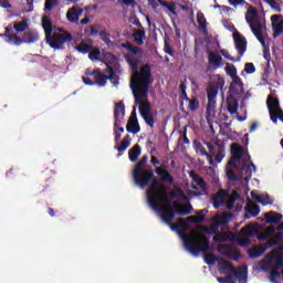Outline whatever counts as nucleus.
I'll use <instances>...</instances> for the list:
<instances>
[{
  "label": "nucleus",
  "mask_w": 283,
  "mask_h": 283,
  "mask_svg": "<svg viewBox=\"0 0 283 283\" xmlns=\"http://www.w3.org/2000/svg\"><path fill=\"white\" fill-rule=\"evenodd\" d=\"M234 46L240 56H244V52H247V38H244L240 32L233 33Z\"/></svg>",
  "instance_id": "15"
},
{
  "label": "nucleus",
  "mask_w": 283,
  "mask_h": 283,
  "mask_svg": "<svg viewBox=\"0 0 283 283\" xmlns=\"http://www.w3.org/2000/svg\"><path fill=\"white\" fill-rule=\"evenodd\" d=\"M92 44H87L85 42H81L75 50H77V52H81V54H90V52L92 51Z\"/></svg>",
  "instance_id": "44"
},
{
  "label": "nucleus",
  "mask_w": 283,
  "mask_h": 283,
  "mask_svg": "<svg viewBox=\"0 0 283 283\" xmlns=\"http://www.w3.org/2000/svg\"><path fill=\"white\" fill-rule=\"evenodd\" d=\"M275 233V226H270L265 230V234H260L258 240H266V235H273Z\"/></svg>",
  "instance_id": "51"
},
{
  "label": "nucleus",
  "mask_w": 283,
  "mask_h": 283,
  "mask_svg": "<svg viewBox=\"0 0 283 283\" xmlns=\"http://www.w3.org/2000/svg\"><path fill=\"white\" fill-rule=\"evenodd\" d=\"M227 196H229V191L224 189H220L217 193L212 195V205L216 209H220V207H224V202H227Z\"/></svg>",
  "instance_id": "17"
},
{
  "label": "nucleus",
  "mask_w": 283,
  "mask_h": 283,
  "mask_svg": "<svg viewBox=\"0 0 283 283\" xmlns=\"http://www.w3.org/2000/svg\"><path fill=\"white\" fill-rule=\"evenodd\" d=\"M245 211H247V213H250V216L245 214V218L248 220L251 218H255V217L260 216V206H258L255 203H248Z\"/></svg>",
  "instance_id": "29"
},
{
  "label": "nucleus",
  "mask_w": 283,
  "mask_h": 283,
  "mask_svg": "<svg viewBox=\"0 0 283 283\" xmlns=\"http://www.w3.org/2000/svg\"><path fill=\"white\" fill-rule=\"evenodd\" d=\"M106 65V70H108L109 67H112V65H114V63H116V55L112 52H102V62Z\"/></svg>",
  "instance_id": "25"
},
{
  "label": "nucleus",
  "mask_w": 283,
  "mask_h": 283,
  "mask_svg": "<svg viewBox=\"0 0 283 283\" xmlns=\"http://www.w3.org/2000/svg\"><path fill=\"white\" fill-rule=\"evenodd\" d=\"M231 153L233 158H235L237 160H242L244 148H242V146H239L238 144H232Z\"/></svg>",
  "instance_id": "34"
},
{
  "label": "nucleus",
  "mask_w": 283,
  "mask_h": 283,
  "mask_svg": "<svg viewBox=\"0 0 283 283\" xmlns=\"http://www.w3.org/2000/svg\"><path fill=\"white\" fill-rule=\"evenodd\" d=\"M216 260H218V258H216V254H206L205 255V262L209 266H213V264H216Z\"/></svg>",
  "instance_id": "52"
},
{
  "label": "nucleus",
  "mask_w": 283,
  "mask_h": 283,
  "mask_svg": "<svg viewBox=\"0 0 283 283\" xmlns=\"http://www.w3.org/2000/svg\"><path fill=\"white\" fill-rule=\"evenodd\" d=\"M98 36L104 43H106V45H109V43H112V40L109 39V34L107 30L104 29L99 31Z\"/></svg>",
  "instance_id": "50"
},
{
  "label": "nucleus",
  "mask_w": 283,
  "mask_h": 283,
  "mask_svg": "<svg viewBox=\"0 0 283 283\" xmlns=\"http://www.w3.org/2000/svg\"><path fill=\"white\" fill-rule=\"evenodd\" d=\"M88 59L90 61H99V63L103 60V52H101V49L98 48H92L88 52Z\"/></svg>",
  "instance_id": "33"
},
{
  "label": "nucleus",
  "mask_w": 283,
  "mask_h": 283,
  "mask_svg": "<svg viewBox=\"0 0 283 283\" xmlns=\"http://www.w3.org/2000/svg\"><path fill=\"white\" fill-rule=\"evenodd\" d=\"M244 72H247L248 74H253L255 73V64L249 62V63H245L244 65Z\"/></svg>",
  "instance_id": "58"
},
{
  "label": "nucleus",
  "mask_w": 283,
  "mask_h": 283,
  "mask_svg": "<svg viewBox=\"0 0 283 283\" xmlns=\"http://www.w3.org/2000/svg\"><path fill=\"white\" fill-rule=\"evenodd\" d=\"M233 220V214L231 212H223L213 218L216 227H224Z\"/></svg>",
  "instance_id": "21"
},
{
  "label": "nucleus",
  "mask_w": 283,
  "mask_h": 283,
  "mask_svg": "<svg viewBox=\"0 0 283 283\" xmlns=\"http://www.w3.org/2000/svg\"><path fill=\"white\" fill-rule=\"evenodd\" d=\"M114 140L116 144H118L120 142V137L123 136V134H125V128L124 127H118L116 126V123H114Z\"/></svg>",
  "instance_id": "48"
},
{
  "label": "nucleus",
  "mask_w": 283,
  "mask_h": 283,
  "mask_svg": "<svg viewBox=\"0 0 283 283\" xmlns=\"http://www.w3.org/2000/svg\"><path fill=\"white\" fill-rule=\"evenodd\" d=\"M244 90V83L242 82V78L235 77L232 80L230 84V92L232 94H240Z\"/></svg>",
  "instance_id": "26"
},
{
  "label": "nucleus",
  "mask_w": 283,
  "mask_h": 283,
  "mask_svg": "<svg viewBox=\"0 0 283 283\" xmlns=\"http://www.w3.org/2000/svg\"><path fill=\"white\" fill-rule=\"evenodd\" d=\"M221 54H222V56H224V59H228V61H232V63L240 62V56H238V57L235 59V57L231 56V55L229 54V51H227V50H221Z\"/></svg>",
  "instance_id": "55"
},
{
  "label": "nucleus",
  "mask_w": 283,
  "mask_h": 283,
  "mask_svg": "<svg viewBox=\"0 0 283 283\" xmlns=\"http://www.w3.org/2000/svg\"><path fill=\"white\" fill-rule=\"evenodd\" d=\"M158 3H160L163 6V8H167V10H169V12L171 14H178L176 12V2H167V1H163V0H158Z\"/></svg>",
  "instance_id": "47"
},
{
  "label": "nucleus",
  "mask_w": 283,
  "mask_h": 283,
  "mask_svg": "<svg viewBox=\"0 0 283 283\" xmlns=\"http://www.w3.org/2000/svg\"><path fill=\"white\" fill-rule=\"evenodd\" d=\"M216 81L208 83L207 86V96H208V105H207V112H214L216 105H217V98H218V92H221L224 94V77L222 75L217 74Z\"/></svg>",
  "instance_id": "7"
},
{
  "label": "nucleus",
  "mask_w": 283,
  "mask_h": 283,
  "mask_svg": "<svg viewBox=\"0 0 283 283\" xmlns=\"http://www.w3.org/2000/svg\"><path fill=\"white\" fill-rule=\"evenodd\" d=\"M86 76H93L94 80L90 77H82V81L85 85H98V87H105L107 85V81H111L113 85H118V76L116 75V71H114V67L105 69L104 73L101 72V69H95L93 71L86 70L85 71ZM108 74V75H105Z\"/></svg>",
  "instance_id": "6"
},
{
  "label": "nucleus",
  "mask_w": 283,
  "mask_h": 283,
  "mask_svg": "<svg viewBox=\"0 0 283 283\" xmlns=\"http://www.w3.org/2000/svg\"><path fill=\"white\" fill-rule=\"evenodd\" d=\"M203 145H206L209 149V156L210 158L216 154V146L211 142H203Z\"/></svg>",
  "instance_id": "60"
},
{
  "label": "nucleus",
  "mask_w": 283,
  "mask_h": 283,
  "mask_svg": "<svg viewBox=\"0 0 283 283\" xmlns=\"http://www.w3.org/2000/svg\"><path fill=\"white\" fill-rule=\"evenodd\" d=\"M129 145H132V137L129 135H126L123 138V142L119 146H116L115 149H117V151H125Z\"/></svg>",
  "instance_id": "39"
},
{
  "label": "nucleus",
  "mask_w": 283,
  "mask_h": 283,
  "mask_svg": "<svg viewBox=\"0 0 283 283\" xmlns=\"http://www.w3.org/2000/svg\"><path fill=\"white\" fill-rule=\"evenodd\" d=\"M147 160L149 157L144 155L139 161L135 165L133 169V180L139 189H145L148 187L146 191L148 202L155 198H157L160 193V180L158 178H154V170L146 169Z\"/></svg>",
  "instance_id": "3"
},
{
  "label": "nucleus",
  "mask_w": 283,
  "mask_h": 283,
  "mask_svg": "<svg viewBox=\"0 0 283 283\" xmlns=\"http://www.w3.org/2000/svg\"><path fill=\"white\" fill-rule=\"evenodd\" d=\"M10 32H12L11 24L4 28V33H0V38L6 36V42L10 43L11 45H14V40L11 39V36H14V33H10Z\"/></svg>",
  "instance_id": "37"
},
{
  "label": "nucleus",
  "mask_w": 283,
  "mask_h": 283,
  "mask_svg": "<svg viewBox=\"0 0 283 283\" xmlns=\"http://www.w3.org/2000/svg\"><path fill=\"white\" fill-rule=\"evenodd\" d=\"M133 38L137 45H143V43H145V30L135 31Z\"/></svg>",
  "instance_id": "38"
},
{
  "label": "nucleus",
  "mask_w": 283,
  "mask_h": 283,
  "mask_svg": "<svg viewBox=\"0 0 283 283\" xmlns=\"http://www.w3.org/2000/svg\"><path fill=\"white\" fill-rule=\"evenodd\" d=\"M228 103V112L229 114L233 115V114H238V99H235L232 96H229L227 99Z\"/></svg>",
  "instance_id": "35"
},
{
  "label": "nucleus",
  "mask_w": 283,
  "mask_h": 283,
  "mask_svg": "<svg viewBox=\"0 0 283 283\" xmlns=\"http://www.w3.org/2000/svg\"><path fill=\"white\" fill-rule=\"evenodd\" d=\"M188 102V109L190 112H196L200 107V102L197 99V97L187 98Z\"/></svg>",
  "instance_id": "46"
},
{
  "label": "nucleus",
  "mask_w": 283,
  "mask_h": 283,
  "mask_svg": "<svg viewBox=\"0 0 283 283\" xmlns=\"http://www.w3.org/2000/svg\"><path fill=\"white\" fill-rule=\"evenodd\" d=\"M227 271H230L232 275H234V277L238 279L239 283H247V277H248L247 266H241L235 269L231 262L223 260L219 268V272L222 275L227 273Z\"/></svg>",
  "instance_id": "11"
},
{
  "label": "nucleus",
  "mask_w": 283,
  "mask_h": 283,
  "mask_svg": "<svg viewBox=\"0 0 283 283\" xmlns=\"http://www.w3.org/2000/svg\"><path fill=\"white\" fill-rule=\"evenodd\" d=\"M192 145H193V149H195L196 154H199V156H206L207 158H211V155H209V153H207V149L205 148L202 143L195 139Z\"/></svg>",
  "instance_id": "31"
},
{
  "label": "nucleus",
  "mask_w": 283,
  "mask_h": 283,
  "mask_svg": "<svg viewBox=\"0 0 283 283\" xmlns=\"http://www.w3.org/2000/svg\"><path fill=\"white\" fill-rule=\"evenodd\" d=\"M261 205H263V207H265V205H273V201L271 200V196H269V193L261 196Z\"/></svg>",
  "instance_id": "61"
},
{
  "label": "nucleus",
  "mask_w": 283,
  "mask_h": 283,
  "mask_svg": "<svg viewBox=\"0 0 283 283\" xmlns=\"http://www.w3.org/2000/svg\"><path fill=\"white\" fill-rule=\"evenodd\" d=\"M73 40L74 36H72L70 32L63 28H57L56 31L52 33L49 45L52 50H65V43H70Z\"/></svg>",
  "instance_id": "9"
},
{
  "label": "nucleus",
  "mask_w": 283,
  "mask_h": 283,
  "mask_svg": "<svg viewBox=\"0 0 283 283\" xmlns=\"http://www.w3.org/2000/svg\"><path fill=\"white\" fill-rule=\"evenodd\" d=\"M251 167L252 169L255 171V164H253L252 161L250 164H243L240 171L242 176H247V174H249V171H251Z\"/></svg>",
  "instance_id": "49"
},
{
  "label": "nucleus",
  "mask_w": 283,
  "mask_h": 283,
  "mask_svg": "<svg viewBox=\"0 0 283 283\" xmlns=\"http://www.w3.org/2000/svg\"><path fill=\"white\" fill-rule=\"evenodd\" d=\"M266 224H277V222H282V213L275 211H269L264 213Z\"/></svg>",
  "instance_id": "23"
},
{
  "label": "nucleus",
  "mask_w": 283,
  "mask_h": 283,
  "mask_svg": "<svg viewBox=\"0 0 283 283\" xmlns=\"http://www.w3.org/2000/svg\"><path fill=\"white\" fill-rule=\"evenodd\" d=\"M203 230L206 231V233H210L212 235H216L218 233V227L212 226L210 228L203 227Z\"/></svg>",
  "instance_id": "62"
},
{
  "label": "nucleus",
  "mask_w": 283,
  "mask_h": 283,
  "mask_svg": "<svg viewBox=\"0 0 283 283\" xmlns=\"http://www.w3.org/2000/svg\"><path fill=\"white\" fill-rule=\"evenodd\" d=\"M126 62L133 72L130 90L134 98L138 101L140 96H147L149 93V85L154 83V78H151V66H149V64H145L138 71V57L134 55H127Z\"/></svg>",
  "instance_id": "2"
},
{
  "label": "nucleus",
  "mask_w": 283,
  "mask_h": 283,
  "mask_svg": "<svg viewBox=\"0 0 283 283\" xmlns=\"http://www.w3.org/2000/svg\"><path fill=\"white\" fill-rule=\"evenodd\" d=\"M207 213H209V210H207V209L199 210L197 212V216H190V217H188V220L190 222H193L195 224H200V223L205 222V216H207Z\"/></svg>",
  "instance_id": "28"
},
{
  "label": "nucleus",
  "mask_w": 283,
  "mask_h": 283,
  "mask_svg": "<svg viewBox=\"0 0 283 283\" xmlns=\"http://www.w3.org/2000/svg\"><path fill=\"white\" fill-rule=\"evenodd\" d=\"M227 178H228V180L235 182V180H238V175H235V171H233V169H228Z\"/></svg>",
  "instance_id": "59"
},
{
  "label": "nucleus",
  "mask_w": 283,
  "mask_h": 283,
  "mask_svg": "<svg viewBox=\"0 0 283 283\" xmlns=\"http://www.w3.org/2000/svg\"><path fill=\"white\" fill-rule=\"evenodd\" d=\"M83 17V9L73 7L66 12V19L70 23H78V20Z\"/></svg>",
  "instance_id": "19"
},
{
  "label": "nucleus",
  "mask_w": 283,
  "mask_h": 283,
  "mask_svg": "<svg viewBox=\"0 0 283 283\" xmlns=\"http://www.w3.org/2000/svg\"><path fill=\"white\" fill-rule=\"evenodd\" d=\"M98 30H101V25H98V24L91 25V31L87 34V36H98V34L101 33V32H98Z\"/></svg>",
  "instance_id": "57"
},
{
  "label": "nucleus",
  "mask_w": 283,
  "mask_h": 283,
  "mask_svg": "<svg viewBox=\"0 0 283 283\" xmlns=\"http://www.w3.org/2000/svg\"><path fill=\"white\" fill-rule=\"evenodd\" d=\"M240 198V193H238V191H232L231 195H229L226 197V208L227 209H233V207L235 206V200H238Z\"/></svg>",
  "instance_id": "30"
},
{
  "label": "nucleus",
  "mask_w": 283,
  "mask_h": 283,
  "mask_svg": "<svg viewBox=\"0 0 283 283\" xmlns=\"http://www.w3.org/2000/svg\"><path fill=\"white\" fill-rule=\"evenodd\" d=\"M184 247L191 255H200V253H211L213 248L209 242V238L203 233L184 234Z\"/></svg>",
  "instance_id": "5"
},
{
  "label": "nucleus",
  "mask_w": 283,
  "mask_h": 283,
  "mask_svg": "<svg viewBox=\"0 0 283 283\" xmlns=\"http://www.w3.org/2000/svg\"><path fill=\"white\" fill-rule=\"evenodd\" d=\"M56 3H57V0H45V3H44L45 12L52 11V8H54V6H56Z\"/></svg>",
  "instance_id": "54"
},
{
  "label": "nucleus",
  "mask_w": 283,
  "mask_h": 283,
  "mask_svg": "<svg viewBox=\"0 0 283 283\" xmlns=\"http://www.w3.org/2000/svg\"><path fill=\"white\" fill-rule=\"evenodd\" d=\"M149 96V93L147 96H140L138 97V101H136L135 97V105H139V114L142 118L145 120L146 125L154 129V125H156V118L154 117V114H151V104L149 101H147Z\"/></svg>",
  "instance_id": "10"
},
{
  "label": "nucleus",
  "mask_w": 283,
  "mask_h": 283,
  "mask_svg": "<svg viewBox=\"0 0 283 283\" xmlns=\"http://www.w3.org/2000/svg\"><path fill=\"white\" fill-rule=\"evenodd\" d=\"M226 73L228 74V76H230V78H232V81L235 78H240V76H238V69H235V65L233 64H227Z\"/></svg>",
  "instance_id": "41"
},
{
  "label": "nucleus",
  "mask_w": 283,
  "mask_h": 283,
  "mask_svg": "<svg viewBox=\"0 0 283 283\" xmlns=\"http://www.w3.org/2000/svg\"><path fill=\"white\" fill-rule=\"evenodd\" d=\"M258 235V229L253 226H245L239 232H218L213 235V242H231V240H235L239 242V247H249L251 244V238H255Z\"/></svg>",
  "instance_id": "4"
},
{
  "label": "nucleus",
  "mask_w": 283,
  "mask_h": 283,
  "mask_svg": "<svg viewBox=\"0 0 283 283\" xmlns=\"http://www.w3.org/2000/svg\"><path fill=\"white\" fill-rule=\"evenodd\" d=\"M13 30H15V32H25L27 30H30V24H28V19H23L21 22H15L13 24Z\"/></svg>",
  "instance_id": "36"
},
{
  "label": "nucleus",
  "mask_w": 283,
  "mask_h": 283,
  "mask_svg": "<svg viewBox=\"0 0 283 283\" xmlns=\"http://www.w3.org/2000/svg\"><path fill=\"white\" fill-rule=\"evenodd\" d=\"M280 242H283V232H277L276 234L272 235L268 245L269 247H277V244H280Z\"/></svg>",
  "instance_id": "42"
},
{
  "label": "nucleus",
  "mask_w": 283,
  "mask_h": 283,
  "mask_svg": "<svg viewBox=\"0 0 283 283\" xmlns=\"http://www.w3.org/2000/svg\"><path fill=\"white\" fill-rule=\"evenodd\" d=\"M208 66L212 67V70H218V67H222V56L216 52H210L208 54Z\"/></svg>",
  "instance_id": "20"
},
{
  "label": "nucleus",
  "mask_w": 283,
  "mask_h": 283,
  "mask_svg": "<svg viewBox=\"0 0 283 283\" xmlns=\"http://www.w3.org/2000/svg\"><path fill=\"white\" fill-rule=\"evenodd\" d=\"M228 2L232 8H238V6H249L247 0H228Z\"/></svg>",
  "instance_id": "56"
},
{
  "label": "nucleus",
  "mask_w": 283,
  "mask_h": 283,
  "mask_svg": "<svg viewBox=\"0 0 283 283\" xmlns=\"http://www.w3.org/2000/svg\"><path fill=\"white\" fill-rule=\"evenodd\" d=\"M273 30V39H277V36H282L283 34V18L282 14H273L270 18Z\"/></svg>",
  "instance_id": "14"
},
{
  "label": "nucleus",
  "mask_w": 283,
  "mask_h": 283,
  "mask_svg": "<svg viewBox=\"0 0 283 283\" xmlns=\"http://www.w3.org/2000/svg\"><path fill=\"white\" fill-rule=\"evenodd\" d=\"M42 28L44 30V34H45V40L46 43H50V39L52 38V20H50V18L48 15H44L42 18Z\"/></svg>",
  "instance_id": "22"
},
{
  "label": "nucleus",
  "mask_w": 283,
  "mask_h": 283,
  "mask_svg": "<svg viewBox=\"0 0 283 283\" xmlns=\"http://www.w3.org/2000/svg\"><path fill=\"white\" fill-rule=\"evenodd\" d=\"M269 112H275L280 107V101L271 96L268 97Z\"/></svg>",
  "instance_id": "45"
},
{
  "label": "nucleus",
  "mask_w": 283,
  "mask_h": 283,
  "mask_svg": "<svg viewBox=\"0 0 283 283\" xmlns=\"http://www.w3.org/2000/svg\"><path fill=\"white\" fill-rule=\"evenodd\" d=\"M245 21L249 24L251 32L264 48V45H266V40L264 39V35H262V22L258 15V10L249 9L245 14Z\"/></svg>",
  "instance_id": "8"
},
{
  "label": "nucleus",
  "mask_w": 283,
  "mask_h": 283,
  "mask_svg": "<svg viewBox=\"0 0 283 283\" xmlns=\"http://www.w3.org/2000/svg\"><path fill=\"white\" fill-rule=\"evenodd\" d=\"M149 206L155 211H159L160 219L165 224H171L174 222L176 216H189L193 210V206L191 203H187L182 206L178 201H174L171 205V198L169 197V192L167 191V186L161 185L159 193L153 200H150Z\"/></svg>",
  "instance_id": "1"
},
{
  "label": "nucleus",
  "mask_w": 283,
  "mask_h": 283,
  "mask_svg": "<svg viewBox=\"0 0 283 283\" xmlns=\"http://www.w3.org/2000/svg\"><path fill=\"white\" fill-rule=\"evenodd\" d=\"M126 132L128 134H138L140 132V124H138V117L136 116V111H133L128 123L126 125Z\"/></svg>",
  "instance_id": "18"
},
{
  "label": "nucleus",
  "mask_w": 283,
  "mask_h": 283,
  "mask_svg": "<svg viewBox=\"0 0 283 283\" xmlns=\"http://www.w3.org/2000/svg\"><path fill=\"white\" fill-rule=\"evenodd\" d=\"M265 251H266V247L256 245L250 249L248 253L250 258L255 259V258H260V255H262Z\"/></svg>",
  "instance_id": "32"
},
{
  "label": "nucleus",
  "mask_w": 283,
  "mask_h": 283,
  "mask_svg": "<svg viewBox=\"0 0 283 283\" xmlns=\"http://www.w3.org/2000/svg\"><path fill=\"white\" fill-rule=\"evenodd\" d=\"M11 41H13V45H23V43H36L39 41V32L36 30L29 29L23 32L22 38L19 34L14 33V35L10 36Z\"/></svg>",
  "instance_id": "12"
},
{
  "label": "nucleus",
  "mask_w": 283,
  "mask_h": 283,
  "mask_svg": "<svg viewBox=\"0 0 283 283\" xmlns=\"http://www.w3.org/2000/svg\"><path fill=\"white\" fill-rule=\"evenodd\" d=\"M126 48L130 54H138V52H140V48L134 46L132 44H128Z\"/></svg>",
  "instance_id": "63"
},
{
  "label": "nucleus",
  "mask_w": 283,
  "mask_h": 283,
  "mask_svg": "<svg viewBox=\"0 0 283 283\" xmlns=\"http://www.w3.org/2000/svg\"><path fill=\"white\" fill-rule=\"evenodd\" d=\"M197 23H199V27L202 30V32H207V18H205V13H197Z\"/></svg>",
  "instance_id": "43"
},
{
  "label": "nucleus",
  "mask_w": 283,
  "mask_h": 283,
  "mask_svg": "<svg viewBox=\"0 0 283 283\" xmlns=\"http://www.w3.org/2000/svg\"><path fill=\"white\" fill-rule=\"evenodd\" d=\"M217 249L221 255H226V258L234 262H238L242 255L234 244H219Z\"/></svg>",
  "instance_id": "13"
},
{
  "label": "nucleus",
  "mask_w": 283,
  "mask_h": 283,
  "mask_svg": "<svg viewBox=\"0 0 283 283\" xmlns=\"http://www.w3.org/2000/svg\"><path fill=\"white\" fill-rule=\"evenodd\" d=\"M191 176H192L193 182H196V185H198V187L201 188V191H207V181H205V179L200 177V175L193 174Z\"/></svg>",
  "instance_id": "40"
},
{
  "label": "nucleus",
  "mask_w": 283,
  "mask_h": 283,
  "mask_svg": "<svg viewBox=\"0 0 283 283\" xmlns=\"http://www.w3.org/2000/svg\"><path fill=\"white\" fill-rule=\"evenodd\" d=\"M270 118L272 123H277V118H280V113H275V111H270Z\"/></svg>",
  "instance_id": "64"
},
{
  "label": "nucleus",
  "mask_w": 283,
  "mask_h": 283,
  "mask_svg": "<svg viewBox=\"0 0 283 283\" xmlns=\"http://www.w3.org/2000/svg\"><path fill=\"white\" fill-rule=\"evenodd\" d=\"M155 174L161 178V182H169V185H174V176H171L167 169L157 167Z\"/></svg>",
  "instance_id": "24"
},
{
  "label": "nucleus",
  "mask_w": 283,
  "mask_h": 283,
  "mask_svg": "<svg viewBox=\"0 0 283 283\" xmlns=\"http://www.w3.org/2000/svg\"><path fill=\"white\" fill-rule=\"evenodd\" d=\"M189 220L187 218H179L177 219V223L179 224V229H189Z\"/></svg>",
  "instance_id": "53"
},
{
  "label": "nucleus",
  "mask_w": 283,
  "mask_h": 283,
  "mask_svg": "<svg viewBox=\"0 0 283 283\" xmlns=\"http://www.w3.org/2000/svg\"><path fill=\"white\" fill-rule=\"evenodd\" d=\"M114 120L115 127H120L125 123V104L123 102L115 104Z\"/></svg>",
  "instance_id": "16"
},
{
  "label": "nucleus",
  "mask_w": 283,
  "mask_h": 283,
  "mask_svg": "<svg viewBox=\"0 0 283 283\" xmlns=\"http://www.w3.org/2000/svg\"><path fill=\"white\" fill-rule=\"evenodd\" d=\"M143 154V148L140 145L136 144L128 150V158L130 163H136L138 157Z\"/></svg>",
  "instance_id": "27"
}]
</instances>
